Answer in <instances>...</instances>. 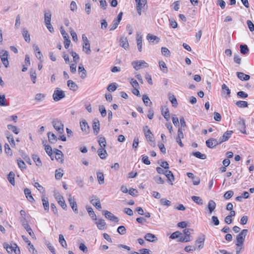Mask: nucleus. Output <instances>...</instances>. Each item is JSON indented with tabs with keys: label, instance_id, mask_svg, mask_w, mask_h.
<instances>
[{
	"label": "nucleus",
	"instance_id": "nucleus-1",
	"mask_svg": "<svg viewBox=\"0 0 254 254\" xmlns=\"http://www.w3.org/2000/svg\"><path fill=\"white\" fill-rule=\"evenodd\" d=\"M248 230L247 229H243L236 237V245L237 246H241L243 245L245 239L247 234Z\"/></svg>",
	"mask_w": 254,
	"mask_h": 254
},
{
	"label": "nucleus",
	"instance_id": "nucleus-2",
	"mask_svg": "<svg viewBox=\"0 0 254 254\" xmlns=\"http://www.w3.org/2000/svg\"><path fill=\"white\" fill-rule=\"evenodd\" d=\"M131 65L136 70H139L141 68L148 67V64L142 60L133 61L131 63Z\"/></svg>",
	"mask_w": 254,
	"mask_h": 254
},
{
	"label": "nucleus",
	"instance_id": "nucleus-3",
	"mask_svg": "<svg viewBox=\"0 0 254 254\" xmlns=\"http://www.w3.org/2000/svg\"><path fill=\"white\" fill-rule=\"evenodd\" d=\"M65 97L64 92L59 88H56L53 95V99L55 101H59Z\"/></svg>",
	"mask_w": 254,
	"mask_h": 254
},
{
	"label": "nucleus",
	"instance_id": "nucleus-4",
	"mask_svg": "<svg viewBox=\"0 0 254 254\" xmlns=\"http://www.w3.org/2000/svg\"><path fill=\"white\" fill-rule=\"evenodd\" d=\"M52 124L54 128L59 133H63L64 132V125L62 122L57 120L54 119L52 122Z\"/></svg>",
	"mask_w": 254,
	"mask_h": 254
},
{
	"label": "nucleus",
	"instance_id": "nucleus-5",
	"mask_svg": "<svg viewBox=\"0 0 254 254\" xmlns=\"http://www.w3.org/2000/svg\"><path fill=\"white\" fill-rule=\"evenodd\" d=\"M8 52L6 50H1L0 52V58L1 61L5 67H7L9 65L8 61Z\"/></svg>",
	"mask_w": 254,
	"mask_h": 254
},
{
	"label": "nucleus",
	"instance_id": "nucleus-6",
	"mask_svg": "<svg viewBox=\"0 0 254 254\" xmlns=\"http://www.w3.org/2000/svg\"><path fill=\"white\" fill-rule=\"evenodd\" d=\"M90 203L97 209L100 210L102 208L99 198L95 195H93L90 198Z\"/></svg>",
	"mask_w": 254,
	"mask_h": 254
},
{
	"label": "nucleus",
	"instance_id": "nucleus-7",
	"mask_svg": "<svg viewBox=\"0 0 254 254\" xmlns=\"http://www.w3.org/2000/svg\"><path fill=\"white\" fill-rule=\"evenodd\" d=\"M68 201L70 204V206L72 208L73 211L76 213L77 214L78 213L77 205L75 199L73 197L71 196L70 194L69 195L68 198Z\"/></svg>",
	"mask_w": 254,
	"mask_h": 254
},
{
	"label": "nucleus",
	"instance_id": "nucleus-8",
	"mask_svg": "<svg viewBox=\"0 0 254 254\" xmlns=\"http://www.w3.org/2000/svg\"><path fill=\"white\" fill-rule=\"evenodd\" d=\"M104 215L106 219H108L112 221L118 222L119 218L115 216L113 213L108 210H104L103 211Z\"/></svg>",
	"mask_w": 254,
	"mask_h": 254
},
{
	"label": "nucleus",
	"instance_id": "nucleus-9",
	"mask_svg": "<svg viewBox=\"0 0 254 254\" xmlns=\"http://www.w3.org/2000/svg\"><path fill=\"white\" fill-rule=\"evenodd\" d=\"M136 2V9L138 14L140 15L141 14V9L146 4V0H135Z\"/></svg>",
	"mask_w": 254,
	"mask_h": 254
},
{
	"label": "nucleus",
	"instance_id": "nucleus-10",
	"mask_svg": "<svg viewBox=\"0 0 254 254\" xmlns=\"http://www.w3.org/2000/svg\"><path fill=\"white\" fill-rule=\"evenodd\" d=\"M219 144H220L219 141L213 138H210L206 141V146L210 148H213Z\"/></svg>",
	"mask_w": 254,
	"mask_h": 254
},
{
	"label": "nucleus",
	"instance_id": "nucleus-11",
	"mask_svg": "<svg viewBox=\"0 0 254 254\" xmlns=\"http://www.w3.org/2000/svg\"><path fill=\"white\" fill-rule=\"evenodd\" d=\"M232 130H228L226 131L222 137H220L219 139V143H222L223 142L226 141L228 140L230 137L231 136L232 133H233Z\"/></svg>",
	"mask_w": 254,
	"mask_h": 254
},
{
	"label": "nucleus",
	"instance_id": "nucleus-12",
	"mask_svg": "<svg viewBox=\"0 0 254 254\" xmlns=\"http://www.w3.org/2000/svg\"><path fill=\"white\" fill-rule=\"evenodd\" d=\"M120 45L125 50H127L129 47V44L128 42V40L127 37H125L124 36H122L120 38Z\"/></svg>",
	"mask_w": 254,
	"mask_h": 254
},
{
	"label": "nucleus",
	"instance_id": "nucleus-13",
	"mask_svg": "<svg viewBox=\"0 0 254 254\" xmlns=\"http://www.w3.org/2000/svg\"><path fill=\"white\" fill-rule=\"evenodd\" d=\"M204 240V236L203 235L199 237L195 241V245L197 246L198 249L200 250L203 248Z\"/></svg>",
	"mask_w": 254,
	"mask_h": 254
},
{
	"label": "nucleus",
	"instance_id": "nucleus-14",
	"mask_svg": "<svg viewBox=\"0 0 254 254\" xmlns=\"http://www.w3.org/2000/svg\"><path fill=\"white\" fill-rule=\"evenodd\" d=\"M144 135H145V136L147 140H148L150 142H152V144H151V145L153 146H154L155 144L154 142H153V141H154L153 135L152 134L150 130V129L147 130V131H146L145 132V133H144Z\"/></svg>",
	"mask_w": 254,
	"mask_h": 254
},
{
	"label": "nucleus",
	"instance_id": "nucleus-15",
	"mask_svg": "<svg viewBox=\"0 0 254 254\" xmlns=\"http://www.w3.org/2000/svg\"><path fill=\"white\" fill-rule=\"evenodd\" d=\"M94 133L97 135L100 131V123L98 120L95 119L93 124Z\"/></svg>",
	"mask_w": 254,
	"mask_h": 254
},
{
	"label": "nucleus",
	"instance_id": "nucleus-16",
	"mask_svg": "<svg viewBox=\"0 0 254 254\" xmlns=\"http://www.w3.org/2000/svg\"><path fill=\"white\" fill-rule=\"evenodd\" d=\"M78 73L82 79H84L86 77V71L82 64L78 66Z\"/></svg>",
	"mask_w": 254,
	"mask_h": 254
},
{
	"label": "nucleus",
	"instance_id": "nucleus-17",
	"mask_svg": "<svg viewBox=\"0 0 254 254\" xmlns=\"http://www.w3.org/2000/svg\"><path fill=\"white\" fill-rule=\"evenodd\" d=\"M144 239L149 242H154L157 241V238L155 235L151 233H147L144 236Z\"/></svg>",
	"mask_w": 254,
	"mask_h": 254
},
{
	"label": "nucleus",
	"instance_id": "nucleus-18",
	"mask_svg": "<svg viewBox=\"0 0 254 254\" xmlns=\"http://www.w3.org/2000/svg\"><path fill=\"white\" fill-rule=\"evenodd\" d=\"M161 112L164 118L167 121H168L170 118L169 109L166 107H163L162 108Z\"/></svg>",
	"mask_w": 254,
	"mask_h": 254
},
{
	"label": "nucleus",
	"instance_id": "nucleus-19",
	"mask_svg": "<svg viewBox=\"0 0 254 254\" xmlns=\"http://www.w3.org/2000/svg\"><path fill=\"white\" fill-rule=\"evenodd\" d=\"M24 194L26 198L30 202L34 201V199L31 195V192L30 189L26 188L24 190Z\"/></svg>",
	"mask_w": 254,
	"mask_h": 254
},
{
	"label": "nucleus",
	"instance_id": "nucleus-20",
	"mask_svg": "<svg viewBox=\"0 0 254 254\" xmlns=\"http://www.w3.org/2000/svg\"><path fill=\"white\" fill-rule=\"evenodd\" d=\"M238 126L240 131L242 133L246 134H247L246 130V125L244 120H242L239 122V123L238 124Z\"/></svg>",
	"mask_w": 254,
	"mask_h": 254
},
{
	"label": "nucleus",
	"instance_id": "nucleus-21",
	"mask_svg": "<svg viewBox=\"0 0 254 254\" xmlns=\"http://www.w3.org/2000/svg\"><path fill=\"white\" fill-rule=\"evenodd\" d=\"M80 127L83 131L88 133L89 131V127L85 121H82L80 123Z\"/></svg>",
	"mask_w": 254,
	"mask_h": 254
},
{
	"label": "nucleus",
	"instance_id": "nucleus-22",
	"mask_svg": "<svg viewBox=\"0 0 254 254\" xmlns=\"http://www.w3.org/2000/svg\"><path fill=\"white\" fill-rule=\"evenodd\" d=\"M67 85L69 88L73 91H76L78 89L76 84L71 80L67 81Z\"/></svg>",
	"mask_w": 254,
	"mask_h": 254
},
{
	"label": "nucleus",
	"instance_id": "nucleus-23",
	"mask_svg": "<svg viewBox=\"0 0 254 254\" xmlns=\"http://www.w3.org/2000/svg\"><path fill=\"white\" fill-rule=\"evenodd\" d=\"M55 153L56 154V159L59 162L63 163L64 159L62 152L61 150L56 149L55 151Z\"/></svg>",
	"mask_w": 254,
	"mask_h": 254
},
{
	"label": "nucleus",
	"instance_id": "nucleus-24",
	"mask_svg": "<svg viewBox=\"0 0 254 254\" xmlns=\"http://www.w3.org/2000/svg\"><path fill=\"white\" fill-rule=\"evenodd\" d=\"M86 210L88 211V213L89 214V215L92 218V219L93 220H97V217L96 215L93 211V209L91 206H86Z\"/></svg>",
	"mask_w": 254,
	"mask_h": 254
},
{
	"label": "nucleus",
	"instance_id": "nucleus-25",
	"mask_svg": "<svg viewBox=\"0 0 254 254\" xmlns=\"http://www.w3.org/2000/svg\"><path fill=\"white\" fill-rule=\"evenodd\" d=\"M98 154L102 159H105L107 157V153L105 148H99L98 151Z\"/></svg>",
	"mask_w": 254,
	"mask_h": 254
},
{
	"label": "nucleus",
	"instance_id": "nucleus-26",
	"mask_svg": "<svg viewBox=\"0 0 254 254\" xmlns=\"http://www.w3.org/2000/svg\"><path fill=\"white\" fill-rule=\"evenodd\" d=\"M237 75L238 77L242 80L247 81V80H249V79L250 78V75H249L248 74H246L244 73L243 72H237Z\"/></svg>",
	"mask_w": 254,
	"mask_h": 254
},
{
	"label": "nucleus",
	"instance_id": "nucleus-27",
	"mask_svg": "<svg viewBox=\"0 0 254 254\" xmlns=\"http://www.w3.org/2000/svg\"><path fill=\"white\" fill-rule=\"evenodd\" d=\"M52 14L50 10L45 11L44 13V22L45 23H51Z\"/></svg>",
	"mask_w": 254,
	"mask_h": 254
},
{
	"label": "nucleus",
	"instance_id": "nucleus-28",
	"mask_svg": "<svg viewBox=\"0 0 254 254\" xmlns=\"http://www.w3.org/2000/svg\"><path fill=\"white\" fill-rule=\"evenodd\" d=\"M48 137L49 142L51 143H55L57 141V137L56 135L51 132L48 133Z\"/></svg>",
	"mask_w": 254,
	"mask_h": 254
},
{
	"label": "nucleus",
	"instance_id": "nucleus-29",
	"mask_svg": "<svg viewBox=\"0 0 254 254\" xmlns=\"http://www.w3.org/2000/svg\"><path fill=\"white\" fill-rule=\"evenodd\" d=\"M22 35L26 42L29 43L30 42V36L28 30L24 28L22 29Z\"/></svg>",
	"mask_w": 254,
	"mask_h": 254
},
{
	"label": "nucleus",
	"instance_id": "nucleus-30",
	"mask_svg": "<svg viewBox=\"0 0 254 254\" xmlns=\"http://www.w3.org/2000/svg\"><path fill=\"white\" fill-rule=\"evenodd\" d=\"M142 37L141 35H137L136 37V43L138 50L139 52L142 51Z\"/></svg>",
	"mask_w": 254,
	"mask_h": 254
},
{
	"label": "nucleus",
	"instance_id": "nucleus-31",
	"mask_svg": "<svg viewBox=\"0 0 254 254\" xmlns=\"http://www.w3.org/2000/svg\"><path fill=\"white\" fill-rule=\"evenodd\" d=\"M96 224L99 230H104L105 229V227L106 225V222H105V220L103 219H99L96 222Z\"/></svg>",
	"mask_w": 254,
	"mask_h": 254
},
{
	"label": "nucleus",
	"instance_id": "nucleus-32",
	"mask_svg": "<svg viewBox=\"0 0 254 254\" xmlns=\"http://www.w3.org/2000/svg\"><path fill=\"white\" fill-rule=\"evenodd\" d=\"M215 207H216L215 202L212 200H209L208 202V208L209 209L210 214L212 213V212L215 209Z\"/></svg>",
	"mask_w": 254,
	"mask_h": 254
},
{
	"label": "nucleus",
	"instance_id": "nucleus-33",
	"mask_svg": "<svg viewBox=\"0 0 254 254\" xmlns=\"http://www.w3.org/2000/svg\"><path fill=\"white\" fill-rule=\"evenodd\" d=\"M21 222L22 223L23 226L24 227L25 229L27 231V232L29 233V234L31 236H34V234L32 229L31 228L30 226H29V225L27 223H25L24 222H22V221H21Z\"/></svg>",
	"mask_w": 254,
	"mask_h": 254
},
{
	"label": "nucleus",
	"instance_id": "nucleus-34",
	"mask_svg": "<svg viewBox=\"0 0 254 254\" xmlns=\"http://www.w3.org/2000/svg\"><path fill=\"white\" fill-rule=\"evenodd\" d=\"M98 142L100 146V148H105L106 146V140L104 137L99 136Z\"/></svg>",
	"mask_w": 254,
	"mask_h": 254
},
{
	"label": "nucleus",
	"instance_id": "nucleus-35",
	"mask_svg": "<svg viewBox=\"0 0 254 254\" xmlns=\"http://www.w3.org/2000/svg\"><path fill=\"white\" fill-rule=\"evenodd\" d=\"M42 201L45 210L47 212L49 210V203L47 198L42 196Z\"/></svg>",
	"mask_w": 254,
	"mask_h": 254
},
{
	"label": "nucleus",
	"instance_id": "nucleus-36",
	"mask_svg": "<svg viewBox=\"0 0 254 254\" xmlns=\"http://www.w3.org/2000/svg\"><path fill=\"white\" fill-rule=\"evenodd\" d=\"M164 175L167 178L169 181L172 182L174 180V177L171 171L165 170Z\"/></svg>",
	"mask_w": 254,
	"mask_h": 254
},
{
	"label": "nucleus",
	"instance_id": "nucleus-37",
	"mask_svg": "<svg viewBox=\"0 0 254 254\" xmlns=\"http://www.w3.org/2000/svg\"><path fill=\"white\" fill-rule=\"evenodd\" d=\"M32 159L33 161L35 162L36 165L38 167H41L42 165V162L40 159V158L38 157V156L36 154H33L32 155Z\"/></svg>",
	"mask_w": 254,
	"mask_h": 254
},
{
	"label": "nucleus",
	"instance_id": "nucleus-38",
	"mask_svg": "<svg viewBox=\"0 0 254 254\" xmlns=\"http://www.w3.org/2000/svg\"><path fill=\"white\" fill-rule=\"evenodd\" d=\"M14 177L15 174L13 172H10L7 176L8 181L13 186L15 184Z\"/></svg>",
	"mask_w": 254,
	"mask_h": 254
},
{
	"label": "nucleus",
	"instance_id": "nucleus-39",
	"mask_svg": "<svg viewBox=\"0 0 254 254\" xmlns=\"http://www.w3.org/2000/svg\"><path fill=\"white\" fill-rule=\"evenodd\" d=\"M97 177L98 181L100 184H103L104 183V176L102 172H97Z\"/></svg>",
	"mask_w": 254,
	"mask_h": 254
},
{
	"label": "nucleus",
	"instance_id": "nucleus-40",
	"mask_svg": "<svg viewBox=\"0 0 254 254\" xmlns=\"http://www.w3.org/2000/svg\"><path fill=\"white\" fill-rule=\"evenodd\" d=\"M75 182L77 185L80 188H83L84 186L83 179L80 176H77L75 178Z\"/></svg>",
	"mask_w": 254,
	"mask_h": 254
},
{
	"label": "nucleus",
	"instance_id": "nucleus-41",
	"mask_svg": "<svg viewBox=\"0 0 254 254\" xmlns=\"http://www.w3.org/2000/svg\"><path fill=\"white\" fill-rule=\"evenodd\" d=\"M83 51L85 52L86 54L89 55L91 53V49L90 46V43H83Z\"/></svg>",
	"mask_w": 254,
	"mask_h": 254
},
{
	"label": "nucleus",
	"instance_id": "nucleus-42",
	"mask_svg": "<svg viewBox=\"0 0 254 254\" xmlns=\"http://www.w3.org/2000/svg\"><path fill=\"white\" fill-rule=\"evenodd\" d=\"M193 155L196 158L204 160L206 158V155L205 154H202L199 151L193 152Z\"/></svg>",
	"mask_w": 254,
	"mask_h": 254
},
{
	"label": "nucleus",
	"instance_id": "nucleus-43",
	"mask_svg": "<svg viewBox=\"0 0 254 254\" xmlns=\"http://www.w3.org/2000/svg\"><path fill=\"white\" fill-rule=\"evenodd\" d=\"M30 75L31 80L33 83H36L37 75L35 70L31 69L30 71Z\"/></svg>",
	"mask_w": 254,
	"mask_h": 254
},
{
	"label": "nucleus",
	"instance_id": "nucleus-44",
	"mask_svg": "<svg viewBox=\"0 0 254 254\" xmlns=\"http://www.w3.org/2000/svg\"><path fill=\"white\" fill-rule=\"evenodd\" d=\"M236 105L239 108H246L248 106V103L245 101H239L236 103Z\"/></svg>",
	"mask_w": 254,
	"mask_h": 254
},
{
	"label": "nucleus",
	"instance_id": "nucleus-45",
	"mask_svg": "<svg viewBox=\"0 0 254 254\" xmlns=\"http://www.w3.org/2000/svg\"><path fill=\"white\" fill-rule=\"evenodd\" d=\"M63 170L61 169L56 170L55 171V178L57 180H60L63 176Z\"/></svg>",
	"mask_w": 254,
	"mask_h": 254
},
{
	"label": "nucleus",
	"instance_id": "nucleus-46",
	"mask_svg": "<svg viewBox=\"0 0 254 254\" xmlns=\"http://www.w3.org/2000/svg\"><path fill=\"white\" fill-rule=\"evenodd\" d=\"M192 200L198 205L203 204V200L199 196H191Z\"/></svg>",
	"mask_w": 254,
	"mask_h": 254
},
{
	"label": "nucleus",
	"instance_id": "nucleus-47",
	"mask_svg": "<svg viewBox=\"0 0 254 254\" xmlns=\"http://www.w3.org/2000/svg\"><path fill=\"white\" fill-rule=\"evenodd\" d=\"M17 164L18 167L22 171L26 169V165L25 162L20 159H17Z\"/></svg>",
	"mask_w": 254,
	"mask_h": 254
},
{
	"label": "nucleus",
	"instance_id": "nucleus-48",
	"mask_svg": "<svg viewBox=\"0 0 254 254\" xmlns=\"http://www.w3.org/2000/svg\"><path fill=\"white\" fill-rule=\"evenodd\" d=\"M161 53L166 57H169L171 55L170 51L166 47H162Z\"/></svg>",
	"mask_w": 254,
	"mask_h": 254
},
{
	"label": "nucleus",
	"instance_id": "nucleus-49",
	"mask_svg": "<svg viewBox=\"0 0 254 254\" xmlns=\"http://www.w3.org/2000/svg\"><path fill=\"white\" fill-rule=\"evenodd\" d=\"M160 203L161 205L167 206H169L171 204V202L165 198L160 199Z\"/></svg>",
	"mask_w": 254,
	"mask_h": 254
},
{
	"label": "nucleus",
	"instance_id": "nucleus-50",
	"mask_svg": "<svg viewBox=\"0 0 254 254\" xmlns=\"http://www.w3.org/2000/svg\"><path fill=\"white\" fill-rule=\"evenodd\" d=\"M159 64L161 70H162L163 72L166 73L167 72L168 69L165 62L163 61H160L159 62Z\"/></svg>",
	"mask_w": 254,
	"mask_h": 254
},
{
	"label": "nucleus",
	"instance_id": "nucleus-51",
	"mask_svg": "<svg viewBox=\"0 0 254 254\" xmlns=\"http://www.w3.org/2000/svg\"><path fill=\"white\" fill-rule=\"evenodd\" d=\"M7 128L12 131L13 133H14L16 134H17L19 133V130L17 128L16 126H14L12 125H7Z\"/></svg>",
	"mask_w": 254,
	"mask_h": 254
},
{
	"label": "nucleus",
	"instance_id": "nucleus-52",
	"mask_svg": "<svg viewBox=\"0 0 254 254\" xmlns=\"http://www.w3.org/2000/svg\"><path fill=\"white\" fill-rule=\"evenodd\" d=\"M146 38L150 42H153L155 40H157V42L158 43L159 41V38L158 37L150 34H148L147 35Z\"/></svg>",
	"mask_w": 254,
	"mask_h": 254
},
{
	"label": "nucleus",
	"instance_id": "nucleus-53",
	"mask_svg": "<svg viewBox=\"0 0 254 254\" xmlns=\"http://www.w3.org/2000/svg\"><path fill=\"white\" fill-rule=\"evenodd\" d=\"M222 91L223 93H226L227 95L230 96V94L231 93V90L225 84H222Z\"/></svg>",
	"mask_w": 254,
	"mask_h": 254
},
{
	"label": "nucleus",
	"instance_id": "nucleus-54",
	"mask_svg": "<svg viewBox=\"0 0 254 254\" xmlns=\"http://www.w3.org/2000/svg\"><path fill=\"white\" fill-rule=\"evenodd\" d=\"M59 243L63 247L65 248L67 247L66 241L62 234L59 235Z\"/></svg>",
	"mask_w": 254,
	"mask_h": 254
},
{
	"label": "nucleus",
	"instance_id": "nucleus-55",
	"mask_svg": "<svg viewBox=\"0 0 254 254\" xmlns=\"http://www.w3.org/2000/svg\"><path fill=\"white\" fill-rule=\"evenodd\" d=\"M240 52L242 54H246L249 52V48L246 45H240Z\"/></svg>",
	"mask_w": 254,
	"mask_h": 254
},
{
	"label": "nucleus",
	"instance_id": "nucleus-56",
	"mask_svg": "<svg viewBox=\"0 0 254 254\" xmlns=\"http://www.w3.org/2000/svg\"><path fill=\"white\" fill-rule=\"evenodd\" d=\"M142 100L146 106H148L149 104H152L150 99L147 95H143L142 96Z\"/></svg>",
	"mask_w": 254,
	"mask_h": 254
},
{
	"label": "nucleus",
	"instance_id": "nucleus-57",
	"mask_svg": "<svg viewBox=\"0 0 254 254\" xmlns=\"http://www.w3.org/2000/svg\"><path fill=\"white\" fill-rule=\"evenodd\" d=\"M169 100L174 107H177L178 105L177 100L174 95H170L169 97Z\"/></svg>",
	"mask_w": 254,
	"mask_h": 254
},
{
	"label": "nucleus",
	"instance_id": "nucleus-58",
	"mask_svg": "<svg viewBox=\"0 0 254 254\" xmlns=\"http://www.w3.org/2000/svg\"><path fill=\"white\" fill-rule=\"evenodd\" d=\"M70 54L73 57V62L74 63L77 64L79 61V56L77 54L73 51L70 52Z\"/></svg>",
	"mask_w": 254,
	"mask_h": 254
},
{
	"label": "nucleus",
	"instance_id": "nucleus-59",
	"mask_svg": "<svg viewBox=\"0 0 254 254\" xmlns=\"http://www.w3.org/2000/svg\"><path fill=\"white\" fill-rule=\"evenodd\" d=\"M190 241V236H183L182 233H181V236L179 238V241L181 242H187Z\"/></svg>",
	"mask_w": 254,
	"mask_h": 254
},
{
	"label": "nucleus",
	"instance_id": "nucleus-60",
	"mask_svg": "<svg viewBox=\"0 0 254 254\" xmlns=\"http://www.w3.org/2000/svg\"><path fill=\"white\" fill-rule=\"evenodd\" d=\"M117 88L116 83H112L108 85L107 90L110 92H113L116 90Z\"/></svg>",
	"mask_w": 254,
	"mask_h": 254
},
{
	"label": "nucleus",
	"instance_id": "nucleus-61",
	"mask_svg": "<svg viewBox=\"0 0 254 254\" xmlns=\"http://www.w3.org/2000/svg\"><path fill=\"white\" fill-rule=\"evenodd\" d=\"M99 110L101 113V116L103 117H105L107 115V111L105 107L103 105H100Z\"/></svg>",
	"mask_w": 254,
	"mask_h": 254
},
{
	"label": "nucleus",
	"instance_id": "nucleus-62",
	"mask_svg": "<svg viewBox=\"0 0 254 254\" xmlns=\"http://www.w3.org/2000/svg\"><path fill=\"white\" fill-rule=\"evenodd\" d=\"M119 23V22H118V21L114 19L113 21L112 24L110 26V30L112 31L116 29Z\"/></svg>",
	"mask_w": 254,
	"mask_h": 254
},
{
	"label": "nucleus",
	"instance_id": "nucleus-63",
	"mask_svg": "<svg viewBox=\"0 0 254 254\" xmlns=\"http://www.w3.org/2000/svg\"><path fill=\"white\" fill-rule=\"evenodd\" d=\"M34 187L36 188L38 190H39L42 193H45V189L38 183L35 182L34 185Z\"/></svg>",
	"mask_w": 254,
	"mask_h": 254
},
{
	"label": "nucleus",
	"instance_id": "nucleus-64",
	"mask_svg": "<svg viewBox=\"0 0 254 254\" xmlns=\"http://www.w3.org/2000/svg\"><path fill=\"white\" fill-rule=\"evenodd\" d=\"M233 194H234L233 191L228 190L225 193V194L224 195V197L226 199H230L231 197H232Z\"/></svg>",
	"mask_w": 254,
	"mask_h": 254
}]
</instances>
